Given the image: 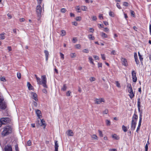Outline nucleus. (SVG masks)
Wrapping results in <instances>:
<instances>
[{"label":"nucleus","instance_id":"1","mask_svg":"<svg viewBox=\"0 0 151 151\" xmlns=\"http://www.w3.org/2000/svg\"><path fill=\"white\" fill-rule=\"evenodd\" d=\"M42 0H37V1L38 5L36 7V12L37 16L38 17V20H39L41 17V14L42 12V9L41 6L40 5V4Z\"/></svg>","mask_w":151,"mask_h":151},{"label":"nucleus","instance_id":"2","mask_svg":"<svg viewBox=\"0 0 151 151\" xmlns=\"http://www.w3.org/2000/svg\"><path fill=\"white\" fill-rule=\"evenodd\" d=\"M137 119L138 116L134 114L133 116L131 122V129L132 130L135 129Z\"/></svg>","mask_w":151,"mask_h":151},{"label":"nucleus","instance_id":"3","mask_svg":"<svg viewBox=\"0 0 151 151\" xmlns=\"http://www.w3.org/2000/svg\"><path fill=\"white\" fill-rule=\"evenodd\" d=\"M127 87L128 88V91L129 93V96L131 99H132L134 97V95L133 93L131 85L130 84H128L127 85Z\"/></svg>","mask_w":151,"mask_h":151},{"label":"nucleus","instance_id":"4","mask_svg":"<svg viewBox=\"0 0 151 151\" xmlns=\"http://www.w3.org/2000/svg\"><path fill=\"white\" fill-rule=\"evenodd\" d=\"M9 127L6 126L4 128V130L2 133V135L3 136H5L9 134Z\"/></svg>","mask_w":151,"mask_h":151},{"label":"nucleus","instance_id":"5","mask_svg":"<svg viewBox=\"0 0 151 151\" xmlns=\"http://www.w3.org/2000/svg\"><path fill=\"white\" fill-rule=\"evenodd\" d=\"M132 81L134 82H136L137 81V77H136V73L134 70H132Z\"/></svg>","mask_w":151,"mask_h":151},{"label":"nucleus","instance_id":"6","mask_svg":"<svg viewBox=\"0 0 151 151\" xmlns=\"http://www.w3.org/2000/svg\"><path fill=\"white\" fill-rule=\"evenodd\" d=\"M0 119L4 125L6 124L9 120V119L8 117H3Z\"/></svg>","mask_w":151,"mask_h":151},{"label":"nucleus","instance_id":"7","mask_svg":"<svg viewBox=\"0 0 151 151\" xmlns=\"http://www.w3.org/2000/svg\"><path fill=\"white\" fill-rule=\"evenodd\" d=\"M121 61L122 65L125 66L128 65V63L126 59L122 58H121Z\"/></svg>","mask_w":151,"mask_h":151},{"label":"nucleus","instance_id":"8","mask_svg":"<svg viewBox=\"0 0 151 151\" xmlns=\"http://www.w3.org/2000/svg\"><path fill=\"white\" fill-rule=\"evenodd\" d=\"M95 103L97 104H100L102 102H104V99L103 98L96 99L95 100Z\"/></svg>","mask_w":151,"mask_h":151},{"label":"nucleus","instance_id":"9","mask_svg":"<svg viewBox=\"0 0 151 151\" xmlns=\"http://www.w3.org/2000/svg\"><path fill=\"white\" fill-rule=\"evenodd\" d=\"M35 112L36 114H37L38 118L39 119H40V117H42L41 113V111L38 109H37L35 110Z\"/></svg>","mask_w":151,"mask_h":151},{"label":"nucleus","instance_id":"10","mask_svg":"<svg viewBox=\"0 0 151 151\" xmlns=\"http://www.w3.org/2000/svg\"><path fill=\"white\" fill-rule=\"evenodd\" d=\"M42 81H41V83H47V79L45 75H43L41 76Z\"/></svg>","mask_w":151,"mask_h":151},{"label":"nucleus","instance_id":"11","mask_svg":"<svg viewBox=\"0 0 151 151\" xmlns=\"http://www.w3.org/2000/svg\"><path fill=\"white\" fill-rule=\"evenodd\" d=\"M40 126H43V128H45L46 126V124L45 123V122L43 120V119H40V121L39 123Z\"/></svg>","mask_w":151,"mask_h":151},{"label":"nucleus","instance_id":"12","mask_svg":"<svg viewBox=\"0 0 151 151\" xmlns=\"http://www.w3.org/2000/svg\"><path fill=\"white\" fill-rule=\"evenodd\" d=\"M31 95L32 96V98L35 101H37L38 100L37 94L35 93L32 92L31 93Z\"/></svg>","mask_w":151,"mask_h":151},{"label":"nucleus","instance_id":"13","mask_svg":"<svg viewBox=\"0 0 151 151\" xmlns=\"http://www.w3.org/2000/svg\"><path fill=\"white\" fill-rule=\"evenodd\" d=\"M66 134L68 136H72L73 135V133L71 130H69L66 132Z\"/></svg>","mask_w":151,"mask_h":151},{"label":"nucleus","instance_id":"14","mask_svg":"<svg viewBox=\"0 0 151 151\" xmlns=\"http://www.w3.org/2000/svg\"><path fill=\"white\" fill-rule=\"evenodd\" d=\"M27 86L29 90H34V88L33 86L29 82H27Z\"/></svg>","mask_w":151,"mask_h":151},{"label":"nucleus","instance_id":"15","mask_svg":"<svg viewBox=\"0 0 151 151\" xmlns=\"http://www.w3.org/2000/svg\"><path fill=\"white\" fill-rule=\"evenodd\" d=\"M55 151H58V147H59V146L58 145V141H55Z\"/></svg>","mask_w":151,"mask_h":151},{"label":"nucleus","instance_id":"16","mask_svg":"<svg viewBox=\"0 0 151 151\" xmlns=\"http://www.w3.org/2000/svg\"><path fill=\"white\" fill-rule=\"evenodd\" d=\"M4 150L5 151H9V143L5 145Z\"/></svg>","mask_w":151,"mask_h":151},{"label":"nucleus","instance_id":"17","mask_svg":"<svg viewBox=\"0 0 151 151\" xmlns=\"http://www.w3.org/2000/svg\"><path fill=\"white\" fill-rule=\"evenodd\" d=\"M100 35L103 38H106L108 37V35L106 33L103 32H101Z\"/></svg>","mask_w":151,"mask_h":151},{"label":"nucleus","instance_id":"18","mask_svg":"<svg viewBox=\"0 0 151 151\" xmlns=\"http://www.w3.org/2000/svg\"><path fill=\"white\" fill-rule=\"evenodd\" d=\"M88 38L90 40H93L95 39V37L94 36H92L91 35H89L88 36Z\"/></svg>","mask_w":151,"mask_h":151},{"label":"nucleus","instance_id":"19","mask_svg":"<svg viewBox=\"0 0 151 151\" xmlns=\"http://www.w3.org/2000/svg\"><path fill=\"white\" fill-rule=\"evenodd\" d=\"M88 60L90 62V63L93 65H94V63L93 62V60L91 57L89 56L88 58Z\"/></svg>","mask_w":151,"mask_h":151},{"label":"nucleus","instance_id":"20","mask_svg":"<svg viewBox=\"0 0 151 151\" xmlns=\"http://www.w3.org/2000/svg\"><path fill=\"white\" fill-rule=\"evenodd\" d=\"M141 122H139L138 125V126L137 127V129L136 131V132L137 133H138V132H139L140 126L141 125Z\"/></svg>","mask_w":151,"mask_h":151},{"label":"nucleus","instance_id":"21","mask_svg":"<svg viewBox=\"0 0 151 151\" xmlns=\"http://www.w3.org/2000/svg\"><path fill=\"white\" fill-rule=\"evenodd\" d=\"M70 56L72 58H75L76 56V55L75 53H72L70 54Z\"/></svg>","mask_w":151,"mask_h":151},{"label":"nucleus","instance_id":"22","mask_svg":"<svg viewBox=\"0 0 151 151\" xmlns=\"http://www.w3.org/2000/svg\"><path fill=\"white\" fill-rule=\"evenodd\" d=\"M112 137L113 138L116 139H118L119 137L116 134H114L112 135Z\"/></svg>","mask_w":151,"mask_h":151},{"label":"nucleus","instance_id":"23","mask_svg":"<svg viewBox=\"0 0 151 151\" xmlns=\"http://www.w3.org/2000/svg\"><path fill=\"white\" fill-rule=\"evenodd\" d=\"M37 82L39 85L41 84V81H40V78L39 77H37L36 78Z\"/></svg>","mask_w":151,"mask_h":151},{"label":"nucleus","instance_id":"24","mask_svg":"<svg viewBox=\"0 0 151 151\" xmlns=\"http://www.w3.org/2000/svg\"><path fill=\"white\" fill-rule=\"evenodd\" d=\"M67 87L66 86V84H64L63 85L62 88H61V90L63 91H65L66 90Z\"/></svg>","mask_w":151,"mask_h":151},{"label":"nucleus","instance_id":"25","mask_svg":"<svg viewBox=\"0 0 151 151\" xmlns=\"http://www.w3.org/2000/svg\"><path fill=\"white\" fill-rule=\"evenodd\" d=\"M91 137L93 139L97 140L98 139V137L96 134H93L92 135Z\"/></svg>","mask_w":151,"mask_h":151},{"label":"nucleus","instance_id":"26","mask_svg":"<svg viewBox=\"0 0 151 151\" xmlns=\"http://www.w3.org/2000/svg\"><path fill=\"white\" fill-rule=\"evenodd\" d=\"M61 35L62 36H65L66 34V32L65 31V30H62L61 31Z\"/></svg>","mask_w":151,"mask_h":151},{"label":"nucleus","instance_id":"27","mask_svg":"<svg viewBox=\"0 0 151 151\" xmlns=\"http://www.w3.org/2000/svg\"><path fill=\"white\" fill-rule=\"evenodd\" d=\"M122 128L124 132H126L127 130V127H125L124 125L122 126Z\"/></svg>","mask_w":151,"mask_h":151},{"label":"nucleus","instance_id":"28","mask_svg":"<svg viewBox=\"0 0 151 151\" xmlns=\"http://www.w3.org/2000/svg\"><path fill=\"white\" fill-rule=\"evenodd\" d=\"M4 35V33L0 34V38L1 39L3 40L5 38V37Z\"/></svg>","mask_w":151,"mask_h":151},{"label":"nucleus","instance_id":"29","mask_svg":"<svg viewBox=\"0 0 151 151\" xmlns=\"http://www.w3.org/2000/svg\"><path fill=\"white\" fill-rule=\"evenodd\" d=\"M106 124L107 126H110L111 124V122L110 120L106 119Z\"/></svg>","mask_w":151,"mask_h":151},{"label":"nucleus","instance_id":"30","mask_svg":"<svg viewBox=\"0 0 151 151\" xmlns=\"http://www.w3.org/2000/svg\"><path fill=\"white\" fill-rule=\"evenodd\" d=\"M89 80L91 82L95 81L96 80V78L94 77H91L89 78Z\"/></svg>","mask_w":151,"mask_h":151},{"label":"nucleus","instance_id":"31","mask_svg":"<svg viewBox=\"0 0 151 151\" xmlns=\"http://www.w3.org/2000/svg\"><path fill=\"white\" fill-rule=\"evenodd\" d=\"M44 52L45 54V57L49 56V53L48 52L47 50H45Z\"/></svg>","mask_w":151,"mask_h":151},{"label":"nucleus","instance_id":"32","mask_svg":"<svg viewBox=\"0 0 151 151\" xmlns=\"http://www.w3.org/2000/svg\"><path fill=\"white\" fill-rule=\"evenodd\" d=\"M32 144L31 141L30 140L28 141L27 143V145L28 146H30Z\"/></svg>","mask_w":151,"mask_h":151},{"label":"nucleus","instance_id":"33","mask_svg":"<svg viewBox=\"0 0 151 151\" xmlns=\"http://www.w3.org/2000/svg\"><path fill=\"white\" fill-rule=\"evenodd\" d=\"M17 76L18 79L21 78V74L20 73H17Z\"/></svg>","mask_w":151,"mask_h":151},{"label":"nucleus","instance_id":"34","mask_svg":"<svg viewBox=\"0 0 151 151\" xmlns=\"http://www.w3.org/2000/svg\"><path fill=\"white\" fill-rule=\"evenodd\" d=\"M15 147L16 151H19L18 147V145L17 144H16L15 145Z\"/></svg>","mask_w":151,"mask_h":151},{"label":"nucleus","instance_id":"35","mask_svg":"<svg viewBox=\"0 0 151 151\" xmlns=\"http://www.w3.org/2000/svg\"><path fill=\"white\" fill-rule=\"evenodd\" d=\"M75 47L78 49H80L81 47V45L80 44H78L75 45Z\"/></svg>","mask_w":151,"mask_h":151},{"label":"nucleus","instance_id":"36","mask_svg":"<svg viewBox=\"0 0 151 151\" xmlns=\"http://www.w3.org/2000/svg\"><path fill=\"white\" fill-rule=\"evenodd\" d=\"M114 13L113 12H112L111 11H110L109 12V15L110 16H111V17H113L114 16Z\"/></svg>","mask_w":151,"mask_h":151},{"label":"nucleus","instance_id":"37","mask_svg":"<svg viewBox=\"0 0 151 151\" xmlns=\"http://www.w3.org/2000/svg\"><path fill=\"white\" fill-rule=\"evenodd\" d=\"M81 19V18L80 17H78L76 18V20L77 21H80Z\"/></svg>","mask_w":151,"mask_h":151},{"label":"nucleus","instance_id":"38","mask_svg":"<svg viewBox=\"0 0 151 151\" xmlns=\"http://www.w3.org/2000/svg\"><path fill=\"white\" fill-rule=\"evenodd\" d=\"M83 52L86 53H88L89 52L88 50L87 49H84L83 50Z\"/></svg>","mask_w":151,"mask_h":151},{"label":"nucleus","instance_id":"39","mask_svg":"<svg viewBox=\"0 0 151 151\" xmlns=\"http://www.w3.org/2000/svg\"><path fill=\"white\" fill-rule=\"evenodd\" d=\"M98 132H99V136L101 137H103V135L102 131L100 130H99Z\"/></svg>","mask_w":151,"mask_h":151},{"label":"nucleus","instance_id":"40","mask_svg":"<svg viewBox=\"0 0 151 151\" xmlns=\"http://www.w3.org/2000/svg\"><path fill=\"white\" fill-rule=\"evenodd\" d=\"M142 112H141L139 115V122H142Z\"/></svg>","mask_w":151,"mask_h":151},{"label":"nucleus","instance_id":"41","mask_svg":"<svg viewBox=\"0 0 151 151\" xmlns=\"http://www.w3.org/2000/svg\"><path fill=\"white\" fill-rule=\"evenodd\" d=\"M123 5L124 6H128L129 4L127 2H124L123 3Z\"/></svg>","mask_w":151,"mask_h":151},{"label":"nucleus","instance_id":"42","mask_svg":"<svg viewBox=\"0 0 151 151\" xmlns=\"http://www.w3.org/2000/svg\"><path fill=\"white\" fill-rule=\"evenodd\" d=\"M103 112L104 114H107L108 113V110L107 109H106Z\"/></svg>","mask_w":151,"mask_h":151},{"label":"nucleus","instance_id":"43","mask_svg":"<svg viewBox=\"0 0 151 151\" xmlns=\"http://www.w3.org/2000/svg\"><path fill=\"white\" fill-rule=\"evenodd\" d=\"M60 54L61 58H62L63 60L64 58V55L61 52H60Z\"/></svg>","mask_w":151,"mask_h":151},{"label":"nucleus","instance_id":"44","mask_svg":"<svg viewBox=\"0 0 151 151\" xmlns=\"http://www.w3.org/2000/svg\"><path fill=\"white\" fill-rule=\"evenodd\" d=\"M116 86L119 88H120V83H119L118 81H116Z\"/></svg>","mask_w":151,"mask_h":151},{"label":"nucleus","instance_id":"45","mask_svg":"<svg viewBox=\"0 0 151 151\" xmlns=\"http://www.w3.org/2000/svg\"><path fill=\"white\" fill-rule=\"evenodd\" d=\"M66 10L65 8H62L61 9L60 12L62 13H65Z\"/></svg>","mask_w":151,"mask_h":151},{"label":"nucleus","instance_id":"46","mask_svg":"<svg viewBox=\"0 0 151 151\" xmlns=\"http://www.w3.org/2000/svg\"><path fill=\"white\" fill-rule=\"evenodd\" d=\"M93 58L95 60H99V57L96 55L94 56Z\"/></svg>","mask_w":151,"mask_h":151},{"label":"nucleus","instance_id":"47","mask_svg":"<svg viewBox=\"0 0 151 151\" xmlns=\"http://www.w3.org/2000/svg\"><path fill=\"white\" fill-rule=\"evenodd\" d=\"M71 93V92L70 91H68L66 93L67 96H70V95Z\"/></svg>","mask_w":151,"mask_h":151},{"label":"nucleus","instance_id":"48","mask_svg":"<svg viewBox=\"0 0 151 151\" xmlns=\"http://www.w3.org/2000/svg\"><path fill=\"white\" fill-rule=\"evenodd\" d=\"M101 58L103 60H105V59H106L105 57V55L104 54H101Z\"/></svg>","mask_w":151,"mask_h":151},{"label":"nucleus","instance_id":"49","mask_svg":"<svg viewBox=\"0 0 151 151\" xmlns=\"http://www.w3.org/2000/svg\"><path fill=\"white\" fill-rule=\"evenodd\" d=\"M140 99L139 98H138V101H137V106L138 107H139V106H140Z\"/></svg>","mask_w":151,"mask_h":151},{"label":"nucleus","instance_id":"50","mask_svg":"<svg viewBox=\"0 0 151 151\" xmlns=\"http://www.w3.org/2000/svg\"><path fill=\"white\" fill-rule=\"evenodd\" d=\"M0 80L1 81H6L5 78L4 77L0 78Z\"/></svg>","mask_w":151,"mask_h":151},{"label":"nucleus","instance_id":"51","mask_svg":"<svg viewBox=\"0 0 151 151\" xmlns=\"http://www.w3.org/2000/svg\"><path fill=\"white\" fill-rule=\"evenodd\" d=\"M92 19L93 21H96L97 19V18L95 16H93L92 17Z\"/></svg>","mask_w":151,"mask_h":151},{"label":"nucleus","instance_id":"52","mask_svg":"<svg viewBox=\"0 0 151 151\" xmlns=\"http://www.w3.org/2000/svg\"><path fill=\"white\" fill-rule=\"evenodd\" d=\"M87 8L86 6H83L82 7V9L83 11H86Z\"/></svg>","mask_w":151,"mask_h":151},{"label":"nucleus","instance_id":"53","mask_svg":"<svg viewBox=\"0 0 151 151\" xmlns=\"http://www.w3.org/2000/svg\"><path fill=\"white\" fill-rule=\"evenodd\" d=\"M116 6L119 9H120L122 8L121 6L118 3H116Z\"/></svg>","mask_w":151,"mask_h":151},{"label":"nucleus","instance_id":"54","mask_svg":"<svg viewBox=\"0 0 151 151\" xmlns=\"http://www.w3.org/2000/svg\"><path fill=\"white\" fill-rule=\"evenodd\" d=\"M99 18L100 19H103V15L102 14H100L99 16Z\"/></svg>","mask_w":151,"mask_h":151},{"label":"nucleus","instance_id":"55","mask_svg":"<svg viewBox=\"0 0 151 151\" xmlns=\"http://www.w3.org/2000/svg\"><path fill=\"white\" fill-rule=\"evenodd\" d=\"M46 83H41L43 85V86L45 88H47V85L46 84Z\"/></svg>","mask_w":151,"mask_h":151},{"label":"nucleus","instance_id":"56","mask_svg":"<svg viewBox=\"0 0 151 151\" xmlns=\"http://www.w3.org/2000/svg\"><path fill=\"white\" fill-rule=\"evenodd\" d=\"M104 31L105 32H109V29L107 27L105 28L104 29Z\"/></svg>","mask_w":151,"mask_h":151},{"label":"nucleus","instance_id":"57","mask_svg":"<svg viewBox=\"0 0 151 151\" xmlns=\"http://www.w3.org/2000/svg\"><path fill=\"white\" fill-rule=\"evenodd\" d=\"M135 61L136 62V63L137 65L139 63V61L138 58L135 59Z\"/></svg>","mask_w":151,"mask_h":151},{"label":"nucleus","instance_id":"58","mask_svg":"<svg viewBox=\"0 0 151 151\" xmlns=\"http://www.w3.org/2000/svg\"><path fill=\"white\" fill-rule=\"evenodd\" d=\"M72 23L73 25H75V26H76L78 25L77 23L76 22H72Z\"/></svg>","mask_w":151,"mask_h":151},{"label":"nucleus","instance_id":"59","mask_svg":"<svg viewBox=\"0 0 151 151\" xmlns=\"http://www.w3.org/2000/svg\"><path fill=\"white\" fill-rule=\"evenodd\" d=\"M98 67L99 68L102 67V64L101 63H98Z\"/></svg>","mask_w":151,"mask_h":151},{"label":"nucleus","instance_id":"60","mask_svg":"<svg viewBox=\"0 0 151 151\" xmlns=\"http://www.w3.org/2000/svg\"><path fill=\"white\" fill-rule=\"evenodd\" d=\"M148 150V145H147V144H146L145 146V151H147Z\"/></svg>","mask_w":151,"mask_h":151},{"label":"nucleus","instance_id":"61","mask_svg":"<svg viewBox=\"0 0 151 151\" xmlns=\"http://www.w3.org/2000/svg\"><path fill=\"white\" fill-rule=\"evenodd\" d=\"M89 29L90 30V32H91L93 33L94 32V29L93 28H90Z\"/></svg>","mask_w":151,"mask_h":151},{"label":"nucleus","instance_id":"62","mask_svg":"<svg viewBox=\"0 0 151 151\" xmlns=\"http://www.w3.org/2000/svg\"><path fill=\"white\" fill-rule=\"evenodd\" d=\"M131 15L132 16L134 17V11H131Z\"/></svg>","mask_w":151,"mask_h":151},{"label":"nucleus","instance_id":"63","mask_svg":"<svg viewBox=\"0 0 151 151\" xmlns=\"http://www.w3.org/2000/svg\"><path fill=\"white\" fill-rule=\"evenodd\" d=\"M103 23L105 25H109L108 22L106 21H103Z\"/></svg>","mask_w":151,"mask_h":151},{"label":"nucleus","instance_id":"64","mask_svg":"<svg viewBox=\"0 0 151 151\" xmlns=\"http://www.w3.org/2000/svg\"><path fill=\"white\" fill-rule=\"evenodd\" d=\"M109 151H117L116 149H111L109 150Z\"/></svg>","mask_w":151,"mask_h":151}]
</instances>
